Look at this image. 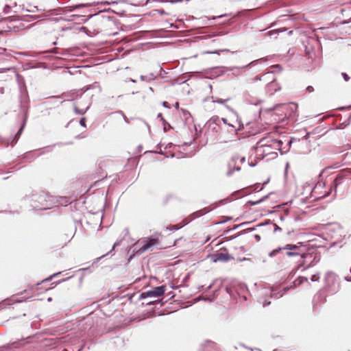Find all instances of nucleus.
<instances>
[{"mask_svg": "<svg viewBox=\"0 0 351 351\" xmlns=\"http://www.w3.org/2000/svg\"><path fill=\"white\" fill-rule=\"evenodd\" d=\"M279 143L277 139L270 136L261 138L257 142L254 150L256 158L261 160L268 157L267 160L276 158L278 156L277 149H279Z\"/></svg>", "mask_w": 351, "mask_h": 351, "instance_id": "obj_1", "label": "nucleus"}, {"mask_svg": "<svg viewBox=\"0 0 351 351\" xmlns=\"http://www.w3.org/2000/svg\"><path fill=\"white\" fill-rule=\"evenodd\" d=\"M27 200L34 210L50 209L58 202L57 197L49 195L43 191L32 194Z\"/></svg>", "mask_w": 351, "mask_h": 351, "instance_id": "obj_2", "label": "nucleus"}, {"mask_svg": "<svg viewBox=\"0 0 351 351\" xmlns=\"http://www.w3.org/2000/svg\"><path fill=\"white\" fill-rule=\"evenodd\" d=\"M158 243V239L155 238L146 237L138 241L134 244L131 250L134 255H141L148 250H152L153 247Z\"/></svg>", "mask_w": 351, "mask_h": 351, "instance_id": "obj_3", "label": "nucleus"}, {"mask_svg": "<svg viewBox=\"0 0 351 351\" xmlns=\"http://www.w3.org/2000/svg\"><path fill=\"white\" fill-rule=\"evenodd\" d=\"M304 247V245L302 242H299L297 244H287L285 246L282 247H278L277 249L274 250L269 253V256L273 257L277 254L281 250H286L287 256H299L302 254V251L304 250L302 248Z\"/></svg>", "mask_w": 351, "mask_h": 351, "instance_id": "obj_4", "label": "nucleus"}, {"mask_svg": "<svg viewBox=\"0 0 351 351\" xmlns=\"http://www.w3.org/2000/svg\"><path fill=\"white\" fill-rule=\"evenodd\" d=\"M226 108L231 111L233 114L232 117H230V121L226 118H220L221 122L222 121L225 125L230 127L232 128L230 132H234L236 134L237 131L241 130L243 128V125L241 123V120L235 111L229 106H226Z\"/></svg>", "mask_w": 351, "mask_h": 351, "instance_id": "obj_5", "label": "nucleus"}, {"mask_svg": "<svg viewBox=\"0 0 351 351\" xmlns=\"http://www.w3.org/2000/svg\"><path fill=\"white\" fill-rule=\"evenodd\" d=\"M299 256L300 260L298 261V267L300 268L304 266V267L302 269V271L313 267L320 260L319 256H317L316 254L310 252L304 253V250L302 251V254Z\"/></svg>", "mask_w": 351, "mask_h": 351, "instance_id": "obj_6", "label": "nucleus"}, {"mask_svg": "<svg viewBox=\"0 0 351 351\" xmlns=\"http://www.w3.org/2000/svg\"><path fill=\"white\" fill-rule=\"evenodd\" d=\"M325 283L327 290L330 293H337L339 290V280L332 271H328L325 276Z\"/></svg>", "mask_w": 351, "mask_h": 351, "instance_id": "obj_7", "label": "nucleus"}, {"mask_svg": "<svg viewBox=\"0 0 351 351\" xmlns=\"http://www.w3.org/2000/svg\"><path fill=\"white\" fill-rule=\"evenodd\" d=\"M221 119L218 116L212 117L205 124V130L208 132L217 133L220 129Z\"/></svg>", "mask_w": 351, "mask_h": 351, "instance_id": "obj_8", "label": "nucleus"}, {"mask_svg": "<svg viewBox=\"0 0 351 351\" xmlns=\"http://www.w3.org/2000/svg\"><path fill=\"white\" fill-rule=\"evenodd\" d=\"M266 61V58H260L254 61H252L249 64L243 66H232V67H226V71H232V74L234 75H238L240 71L245 70L246 68L250 66H254L256 65L258 63H262Z\"/></svg>", "mask_w": 351, "mask_h": 351, "instance_id": "obj_9", "label": "nucleus"}, {"mask_svg": "<svg viewBox=\"0 0 351 351\" xmlns=\"http://www.w3.org/2000/svg\"><path fill=\"white\" fill-rule=\"evenodd\" d=\"M165 290L166 287L165 285L156 287L152 290L142 293L141 294V298H145L147 297L157 298L162 295L165 293Z\"/></svg>", "mask_w": 351, "mask_h": 351, "instance_id": "obj_10", "label": "nucleus"}, {"mask_svg": "<svg viewBox=\"0 0 351 351\" xmlns=\"http://www.w3.org/2000/svg\"><path fill=\"white\" fill-rule=\"evenodd\" d=\"M351 171L350 169H345L340 171L337 175L336 176L335 179L334 180V185L335 187L337 188L338 185L341 184L343 180L348 178Z\"/></svg>", "mask_w": 351, "mask_h": 351, "instance_id": "obj_11", "label": "nucleus"}, {"mask_svg": "<svg viewBox=\"0 0 351 351\" xmlns=\"http://www.w3.org/2000/svg\"><path fill=\"white\" fill-rule=\"evenodd\" d=\"M277 142L279 143L280 147L277 150L279 151L281 154H284L289 152L293 141L291 139L285 138L284 141L277 139Z\"/></svg>", "mask_w": 351, "mask_h": 351, "instance_id": "obj_12", "label": "nucleus"}, {"mask_svg": "<svg viewBox=\"0 0 351 351\" xmlns=\"http://www.w3.org/2000/svg\"><path fill=\"white\" fill-rule=\"evenodd\" d=\"M212 259L214 262L221 261V262H228V261L233 259L228 253H216L212 256Z\"/></svg>", "mask_w": 351, "mask_h": 351, "instance_id": "obj_13", "label": "nucleus"}, {"mask_svg": "<svg viewBox=\"0 0 351 351\" xmlns=\"http://www.w3.org/2000/svg\"><path fill=\"white\" fill-rule=\"evenodd\" d=\"M289 288L288 287H285L282 290V293H281L280 294V292H276V290H270V289H264L263 290V295H268L269 294L271 298H278L280 297H282L283 295V294L286 292L287 290H288Z\"/></svg>", "mask_w": 351, "mask_h": 351, "instance_id": "obj_14", "label": "nucleus"}, {"mask_svg": "<svg viewBox=\"0 0 351 351\" xmlns=\"http://www.w3.org/2000/svg\"><path fill=\"white\" fill-rule=\"evenodd\" d=\"M267 88L269 89V90H274V91H272L271 93V94H273L274 92L277 91L278 90L280 89V87L278 86L275 80H272L271 82L270 83L268 84L267 85Z\"/></svg>", "mask_w": 351, "mask_h": 351, "instance_id": "obj_15", "label": "nucleus"}, {"mask_svg": "<svg viewBox=\"0 0 351 351\" xmlns=\"http://www.w3.org/2000/svg\"><path fill=\"white\" fill-rule=\"evenodd\" d=\"M156 77V76L153 74V73H150L149 75H141L140 76V79L141 81H147V82H150L153 80H154V78Z\"/></svg>", "mask_w": 351, "mask_h": 351, "instance_id": "obj_16", "label": "nucleus"}, {"mask_svg": "<svg viewBox=\"0 0 351 351\" xmlns=\"http://www.w3.org/2000/svg\"><path fill=\"white\" fill-rule=\"evenodd\" d=\"M25 125V121H24L23 123L21 125V128H19L18 132L16 134L12 141L16 142L18 141L21 134L22 133V132L24 129Z\"/></svg>", "mask_w": 351, "mask_h": 351, "instance_id": "obj_17", "label": "nucleus"}, {"mask_svg": "<svg viewBox=\"0 0 351 351\" xmlns=\"http://www.w3.org/2000/svg\"><path fill=\"white\" fill-rule=\"evenodd\" d=\"M225 143L228 144L227 148L235 147H237L239 144V141L237 140L230 141L228 142L226 141Z\"/></svg>", "mask_w": 351, "mask_h": 351, "instance_id": "obj_18", "label": "nucleus"}, {"mask_svg": "<svg viewBox=\"0 0 351 351\" xmlns=\"http://www.w3.org/2000/svg\"><path fill=\"white\" fill-rule=\"evenodd\" d=\"M267 198V195L264 196V197H262L261 199H258V200H257V201H255V202H253V201H249V202H248V203H249L250 205H252V206H254V205H257V204H260V203L263 202L265 199H266Z\"/></svg>", "mask_w": 351, "mask_h": 351, "instance_id": "obj_19", "label": "nucleus"}, {"mask_svg": "<svg viewBox=\"0 0 351 351\" xmlns=\"http://www.w3.org/2000/svg\"><path fill=\"white\" fill-rule=\"evenodd\" d=\"M240 169H241V168H240L239 167H235V168L232 170V168H231V164H229V169H228V171L227 174H228V176H231V175L233 173V171H234V170H236V171H240Z\"/></svg>", "mask_w": 351, "mask_h": 351, "instance_id": "obj_20", "label": "nucleus"}, {"mask_svg": "<svg viewBox=\"0 0 351 351\" xmlns=\"http://www.w3.org/2000/svg\"><path fill=\"white\" fill-rule=\"evenodd\" d=\"M274 71H271V72H268L267 73H266V74L263 75V76H261V77H256L254 78V81H255V82L261 81V80H262V78H263V77H266L267 75H270L271 73H274Z\"/></svg>", "mask_w": 351, "mask_h": 351, "instance_id": "obj_21", "label": "nucleus"}, {"mask_svg": "<svg viewBox=\"0 0 351 351\" xmlns=\"http://www.w3.org/2000/svg\"><path fill=\"white\" fill-rule=\"evenodd\" d=\"M228 100H229V99H213V101L218 103V104H223L225 102H226Z\"/></svg>", "mask_w": 351, "mask_h": 351, "instance_id": "obj_22", "label": "nucleus"}, {"mask_svg": "<svg viewBox=\"0 0 351 351\" xmlns=\"http://www.w3.org/2000/svg\"><path fill=\"white\" fill-rule=\"evenodd\" d=\"M319 274H314L311 278V280L313 282L319 281Z\"/></svg>", "mask_w": 351, "mask_h": 351, "instance_id": "obj_23", "label": "nucleus"}, {"mask_svg": "<svg viewBox=\"0 0 351 351\" xmlns=\"http://www.w3.org/2000/svg\"><path fill=\"white\" fill-rule=\"evenodd\" d=\"M81 7H83L82 4H79V5H75L71 6V7H69V11L72 12V11L75 10L76 8H81Z\"/></svg>", "mask_w": 351, "mask_h": 351, "instance_id": "obj_24", "label": "nucleus"}, {"mask_svg": "<svg viewBox=\"0 0 351 351\" xmlns=\"http://www.w3.org/2000/svg\"><path fill=\"white\" fill-rule=\"evenodd\" d=\"M158 117L160 118L161 121H162V123H163V125H164V130H166V124H167V123H166L165 120L163 119L162 114L159 113L158 114Z\"/></svg>", "mask_w": 351, "mask_h": 351, "instance_id": "obj_25", "label": "nucleus"}, {"mask_svg": "<svg viewBox=\"0 0 351 351\" xmlns=\"http://www.w3.org/2000/svg\"><path fill=\"white\" fill-rule=\"evenodd\" d=\"M10 7L8 5H5V7L3 8L4 14L10 13Z\"/></svg>", "mask_w": 351, "mask_h": 351, "instance_id": "obj_26", "label": "nucleus"}, {"mask_svg": "<svg viewBox=\"0 0 351 351\" xmlns=\"http://www.w3.org/2000/svg\"><path fill=\"white\" fill-rule=\"evenodd\" d=\"M88 109V106L86 108V109L85 110H78L76 108H75V112L80 114H84Z\"/></svg>", "mask_w": 351, "mask_h": 351, "instance_id": "obj_27", "label": "nucleus"}, {"mask_svg": "<svg viewBox=\"0 0 351 351\" xmlns=\"http://www.w3.org/2000/svg\"><path fill=\"white\" fill-rule=\"evenodd\" d=\"M341 75L346 82H348L350 80V77L348 76V75L347 73H342Z\"/></svg>", "mask_w": 351, "mask_h": 351, "instance_id": "obj_28", "label": "nucleus"}, {"mask_svg": "<svg viewBox=\"0 0 351 351\" xmlns=\"http://www.w3.org/2000/svg\"><path fill=\"white\" fill-rule=\"evenodd\" d=\"M61 200L63 201V202H61L60 204H68L69 203V199H67V197H59Z\"/></svg>", "mask_w": 351, "mask_h": 351, "instance_id": "obj_29", "label": "nucleus"}, {"mask_svg": "<svg viewBox=\"0 0 351 351\" xmlns=\"http://www.w3.org/2000/svg\"><path fill=\"white\" fill-rule=\"evenodd\" d=\"M80 124L83 127H86V119L82 118L80 121Z\"/></svg>", "mask_w": 351, "mask_h": 351, "instance_id": "obj_30", "label": "nucleus"}, {"mask_svg": "<svg viewBox=\"0 0 351 351\" xmlns=\"http://www.w3.org/2000/svg\"><path fill=\"white\" fill-rule=\"evenodd\" d=\"M260 302H262L263 304V306H265L266 305H269L271 303L270 301L267 302L266 300H263L262 299L260 300Z\"/></svg>", "mask_w": 351, "mask_h": 351, "instance_id": "obj_31", "label": "nucleus"}, {"mask_svg": "<svg viewBox=\"0 0 351 351\" xmlns=\"http://www.w3.org/2000/svg\"><path fill=\"white\" fill-rule=\"evenodd\" d=\"M306 91H308V93H312L314 91V88L313 86H308L307 88H306Z\"/></svg>", "mask_w": 351, "mask_h": 351, "instance_id": "obj_32", "label": "nucleus"}, {"mask_svg": "<svg viewBox=\"0 0 351 351\" xmlns=\"http://www.w3.org/2000/svg\"><path fill=\"white\" fill-rule=\"evenodd\" d=\"M181 227H179L178 225H174L172 226V228L170 229L171 230H177L180 229Z\"/></svg>", "mask_w": 351, "mask_h": 351, "instance_id": "obj_33", "label": "nucleus"}, {"mask_svg": "<svg viewBox=\"0 0 351 351\" xmlns=\"http://www.w3.org/2000/svg\"><path fill=\"white\" fill-rule=\"evenodd\" d=\"M322 184H317L314 188L312 190V193H315L316 192V190L318 189L319 186H321Z\"/></svg>", "mask_w": 351, "mask_h": 351, "instance_id": "obj_34", "label": "nucleus"}, {"mask_svg": "<svg viewBox=\"0 0 351 351\" xmlns=\"http://www.w3.org/2000/svg\"><path fill=\"white\" fill-rule=\"evenodd\" d=\"M60 273H56V274H54L53 275L51 276L50 277H49L47 279H46V280H51L54 276H58V274H60Z\"/></svg>", "mask_w": 351, "mask_h": 351, "instance_id": "obj_35", "label": "nucleus"}, {"mask_svg": "<svg viewBox=\"0 0 351 351\" xmlns=\"http://www.w3.org/2000/svg\"><path fill=\"white\" fill-rule=\"evenodd\" d=\"M273 67H274V69H278V70H279V71H280V70H281V66H280V64H276V65L273 66Z\"/></svg>", "mask_w": 351, "mask_h": 351, "instance_id": "obj_36", "label": "nucleus"}, {"mask_svg": "<svg viewBox=\"0 0 351 351\" xmlns=\"http://www.w3.org/2000/svg\"><path fill=\"white\" fill-rule=\"evenodd\" d=\"M281 230V228L278 227L277 225H275L274 232Z\"/></svg>", "mask_w": 351, "mask_h": 351, "instance_id": "obj_37", "label": "nucleus"}, {"mask_svg": "<svg viewBox=\"0 0 351 351\" xmlns=\"http://www.w3.org/2000/svg\"><path fill=\"white\" fill-rule=\"evenodd\" d=\"M162 106H163L164 107H165V108H169L167 101H164V102L162 103Z\"/></svg>", "mask_w": 351, "mask_h": 351, "instance_id": "obj_38", "label": "nucleus"}, {"mask_svg": "<svg viewBox=\"0 0 351 351\" xmlns=\"http://www.w3.org/2000/svg\"><path fill=\"white\" fill-rule=\"evenodd\" d=\"M245 160V157H241L240 158V162L241 163H243Z\"/></svg>", "mask_w": 351, "mask_h": 351, "instance_id": "obj_39", "label": "nucleus"}, {"mask_svg": "<svg viewBox=\"0 0 351 351\" xmlns=\"http://www.w3.org/2000/svg\"><path fill=\"white\" fill-rule=\"evenodd\" d=\"M123 119L124 121L126 122V123H129V121H128V119L123 114Z\"/></svg>", "mask_w": 351, "mask_h": 351, "instance_id": "obj_40", "label": "nucleus"}, {"mask_svg": "<svg viewBox=\"0 0 351 351\" xmlns=\"http://www.w3.org/2000/svg\"><path fill=\"white\" fill-rule=\"evenodd\" d=\"M206 53H218V51H207Z\"/></svg>", "mask_w": 351, "mask_h": 351, "instance_id": "obj_41", "label": "nucleus"}, {"mask_svg": "<svg viewBox=\"0 0 351 351\" xmlns=\"http://www.w3.org/2000/svg\"><path fill=\"white\" fill-rule=\"evenodd\" d=\"M249 165L250 167H254L256 165V163H254V162H249Z\"/></svg>", "mask_w": 351, "mask_h": 351, "instance_id": "obj_42", "label": "nucleus"}, {"mask_svg": "<svg viewBox=\"0 0 351 351\" xmlns=\"http://www.w3.org/2000/svg\"><path fill=\"white\" fill-rule=\"evenodd\" d=\"M216 69H217V71H220V73H219L218 75H221V74H222V73H223V71H222V70H221V69H219V68H217Z\"/></svg>", "mask_w": 351, "mask_h": 351, "instance_id": "obj_43", "label": "nucleus"}, {"mask_svg": "<svg viewBox=\"0 0 351 351\" xmlns=\"http://www.w3.org/2000/svg\"><path fill=\"white\" fill-rule=\"evenodd\" d=\"M303 280L307 281V280H308V279H307V278H302V280H301L300 281V283H302V282H303Z\"/></svg>", "mask_w": 351, "mask_h": 351, "instance_id": "obj_44", "label": "nucleus"}, {"mask_svg": "<svg viewBox=\"0 0 351 351\" xmlns=\"http://www.w3.org/2000/svg\"><path fill=\"white\" fill-rule=\"evenodd\" d=\"M255 238H256L258 241H259V240H260V239H261L260 236H258V235H255Z\"/></svg>", "mask_w": 351, "mask_h": 351, "instance_id": "obj_45", "label": "nucleus"}, {"mask_svg": "<svg viewBox=\"0 0 351 351\" xmlns=\"http://www.w3.org/2000/svg\"><path fill=\"white\" fill-rule=\"evenodd\" d=\"M202 214L193 213V215H195V217L200 216Z\"/></svg>", "mask_w": 351, "mask_h": 351, "instance_id": "obj_46", "label": "nucleus"}, {"mask_svg": "<svg viewBox=\"0 0 351 351\" xmlns=\"http://www.w3.org/2000/svg\"><path fill=\"white\" fill-rule=\"evenodd\" d=\"M345 279L347 280V281H351V277L350 278H347L346 277Z\"/></svg>", "mask_w": 351, "mask_h": 351, "instance_id": "obj_47", "label": "nucleus"}, {"mask_svg": "<svg viewBox=\"0 0 351 351\" xmlns=\"http://www.w3.org/2000/svg\"><path fill=\"white\" fill-rule=\"evenodd\" d=\"M238 158H239L238 157L234 156L232 158V160L234 161V160H237Z\"/></svg>", "mask_w": 351, "mask_h": 351, "instance_id": "obj_48", "label": "nucleus"}, {"mask_svg": "<svg viewBox=\"0 0 351 351\" xmlns=\"http://www.w3.org/2000/svg\"><path fill=\"white\" fill-rule=\"evenodd\" d=\"M305 50H306V53H310V51H309L308 49L306 47V49H305Z\"/></svg>", "mask_w": 351, "mask_h": 351, "instance_id": "obj_49", "label": "nucleus"}, {"mask_svg": "<svg viewBox=\"0 0 351 351\" xmlns=\"http://www.w3.org/2000/svg\"><path fill=\"white\" fill-rule=\"evenodd\" d=\"M328 196V194H324V195H322L321 197H326Z\"/></svg>", "mask_w": 351, "mask_h": 351, "instance_id": "obj_50", "label": "nucleus"}, {"mask_svg": "<svg viewBox=\"0 0 351 351\" xmlns=\"http://www.w3.org/2000/svg\"><path fill=\"white\" fill-rule=\"evenodd\" d=\"M47 300H48L49 302L51 301V298H49L47 299Z\"/></svg>", "mask_w": 351, "mask_h": 351, "instance_id": "obj_51", "label": "nucleus"}, {"mask_svg": "<svg viewBox=\"0 0 351 351\" xmlns=\"http://www.w3.org/2000/svg\"><path fill=\"white\" fill-rule=\"evenodd\" d=\"M206 300H208L209 302H211L213 300L212 299H210V298H208Z\"/></svg>", "mask_w": 351, "mask_h": 351, "instance_id": "obj_52", "label": "nucleus"}, {"mask_svg": "<svg viewBox=\"0 0 351 351\" xmlns=\"http://www.w3.org/2000/svg\"><path fill=\"white\" fill-rule=\"evenodd\" d=\"M131 82H132L135 83V82H136V80H131Z\"/></svg>", "mask_w": 351, "mask_h": 351, "instance_id": "obj_53", "label": "nucleus"}, {"mask_svg": "<svg viewBox=\"0 0 351 351\" xmlns=\"http://www.w3.org/2000/svg\"><path fill=\"white\" fill-rule=\"evenodd\" d=\"M115 245H116V243H114V244L113 245V246H112V249H114V248Z\"/></svg>", "mask_w": 351, "mask_h": 351, "instance_id": "obj_54", "label": "nucleus"}, {"mask_svg": "<svg viewBox=\"0 0 351 351\" xmlns=\"http://www.w3.org/2000/svg\"><path fill=\"white\" fill-rule=\"evenodd\" d=\"M104 256H101V257H99L97 259L99 260L101 259Z\"/></svg>", "mask_w": 351, "mask_h": 351, "instance_id": "obj_55", "label": "nucleus"}, {"mask_svg": "<svg viewBox=\"0 0 351 351\" xmlns=\"http://www.w3.org/2000/svg\"><path fill=\"white\" fill-rule=\"evenodd\" d=\"M178 106V103H176V104H175V106Z\"/></svg>", "mask_w": 351, "mask_h": 351, "instance_id": "obj_56", "label": "nucleus"}, {"mask_svg": "<svg viewBox=\"0 0 351 351\" xmlns=\"http://www.w3.org/2000/svg\"><path fill=\"white\" fill-rule=\"evenodd\" d=\"M150 90L153 91V89L152 87L149 88Z\"/></svg>", "mask_w": 351, "mask_h": 351, "instance_id": "obj_57", "label": "nucleus"}]
</instances>
